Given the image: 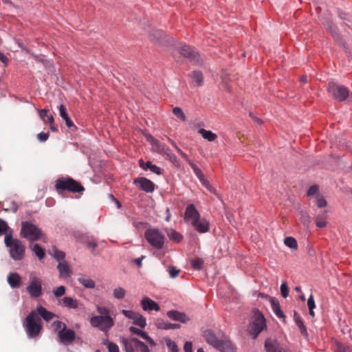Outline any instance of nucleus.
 Returning a JSON list of instances; mask_svg holds the SVG:
<instances>
[{
  "mask_svg": "<svg viewBox=\"0 0 352 352\" xmlns=\"http://www.w3.org/2000/svg\"><path fill=\"white\" fill-rule=\"evenodd\" d=\"M179 52L186 58L194 60L196 58V52L188 45H183L179 47Z\"/></svg>",
  "mask_w": 352,
  "mask_h": 352,
  "instance_id": "nucleus-25",
  "label": "nucleus"
},
{
  "mask_svg": "<svg viewBox=\"0 0 352 352\" xmlns=\"http://www.w3.org/2000/svg\"><path fill=\"white\" fill-rule=\"evenodd\" d=\"M126 294L125 289L121 287H117L113 290V296L118 300L123 299Z\"/></svg>",
  "mask_w": 352,
  "mask_h": 352,
  "instance_id": "nucleus-34",
  "label": "nucleus"
},
{
  "mask_svg": "<svg viewBox=\"0 0 352 352\" xmlns=\"http://www.w3.org/2000/svg\"><path fill=\"white\" fill-rule=\"evenodd\" d=\"M217 349L221 352H235L236 348L232 342L226 338L221 339Z\"/></svg>",
  "mask_w": 352,
  "mask_h": 352,
  "instance_id": "nucleus-18",
  "label": "nucleus"
},
{
  "mask_svg": "<svg viewBox=\"0 0 352 352\" xmlns=\"http://www.w3.org/2000/svg\"><path fill=\"white\" fill-rule=\"evenodd\" d=\"M133 184L138 188L146 192H153L155 190V184L151 180L144 177L134 179Z\"/></svg>",
  "mask_w": 352,
  "mask_h": 352,
  "instance_id": "nucleus-11",
  "label": "nucleus"
},
{
  "mask_svg": "<svg viewBox=\"0 0 352 352\" xmlns=\"http://www.w3.org/2000/svg\"><path fill=\"white\" fill-rule=\"evenodd\" d=\"M166 315L170 319L175 321H179L182 323H186L190 320L187 315L178 311H168Z\"/></svg>",
  "mask_w": 352,
  "mask_h": 352,
  "instance_id": "nucleus-15",
  "label": "nucleus"
},
{
  "mask_svg": "<svg viewBox=\"0 0 352 352\" xmlns=\"http://www.w3.org/2000/svg\"><path fill=\"white\" fill-rule=\"evenodd\" d=\"M136 352H150V349H148V346L144 342L138 340V344L136 346Z\"/></svg>",
  "mask_w": 352,
  "mask_h": 352,
  "instance_id": "nucleus-45",
  "label": "nucleus"
},
{
  "mask_svg": "<svg viewBox=\"0 0 352 352\" xmlns=\"http://www.w3.org/2000/svg\"><path fill=\"white\" fill-rule=\"evenodd\" d=\"M76 338V333L74 330L67 329V327L58 332V342L65 345L72 344Z\"/></svg>",
  "mask_w": 352,
  "mask_h": 352,
  "instance_id": "nucleus-12",
  "label": "nucleus"
},
{
  "mask_svg": "<svg viewBox=\"0 0 352 352\" xmlns=\"http://www.w3.org/2000/svg\"><path fill=\"white\" fill-rule=\"evenodd\" d=\"M327 204L325 199L322 196L318 195L316 197V204L318 208L325 207Z\"/></svg>",
  "mask_w": 352,
  "mask_h": 352,
  "instance_id": "nucleus-47",
  "label": "nucleus"
},
{
  "mask_svg": "<svg viewBox=\"0 0 352 352\" xmlns=\"http://www.w3.org/2000/svg\"><path fill=\"white\" fill-rule=\"evenodd\" d=\"M121 313L126 318H129V319H131V320H134L135 317H137L138 314V312H135L134 311H132V310H125V309H122L121 311Z\"/></svg>",
  "mask_w": 352,
  "mask_h": 352,
  "instance_id": "nucleus-46",
  "label": "nucleus"
},
{
  "mask_svg": "<svg viewBox=\"0 0 352 352\" xmlns=\"http://www.w3.org/2000/svg\"><path fill=\"white\" fill-rule=\"evenodd\" d=\"M307 306H308L309 309H314L316 307L314 296L312 294H311L308 298Z\"/></svg>",
  "mask_w": 352,
  "mask_h": 352,
  "instance_id": "nucleus-57",
  "label": "nucleus"
},
{
  "mask_svg": "<svg viewBox=\"0 0 352 352\" xmlns=\"http://www.w3.org/2000/svg\"><path fill=\"white\" fill-rule=\"evenodd\" d=\"M204 336L206 341L215 349L219 346V342L222 339L217 338L211 330H206L204 332Z\"/></svg>",
  "mask_w": 352,
  "mask_h": 352,
  "instance_id": "nucleus-20",
  "label": "nucleus"
},
{
  "mask_svg": "<svg viewBox=\"0 0 352 352\" xmlns=\"http://www.w3.org/2000/svg\"><path fill=\"white\" fill-rule=\"evenodd\" d=\"M164 155H165L166 158L171 163H173L175 166L179 167L180 166L179 160L174 154L170 152L168 148L166 151V153L164 154Z\"/></svg>",
  "mask_w": 352,
  "mask_h": 352,
  "instance_id": "nucleus-36",
  "label": "nucleus"
},
{
  "mask_svg": "<svg viewBox=\"0 0 352 352\" xmlns=\"http://www.w3.org/2000/svg\"><path fill=\"white\" fill-rule=\"evenodd\" d=\"M49 138V133H44L41 132L37 135V138L41 142H45Z\"/></svg>",
  "mask_w": 352,
  "mask_h": 352,
  "instance_id": "nucleus-58",
  "label": "nucleus"
},
{
  "mask_svg": "<svg viewBox=\"0 0 352 352\" xmlns=\"http://www.w3.org/2000/svg\"><path fill=\"white\" fill-rule=\"evenodd\" d=\"M270 302L272 306V309L276 316L279 318L284 317V314L280 310V304L278 300L275 298H270Z\"/></svg>",
  "mask_w": 352,
  "mask_h": 352,
  "instance_id": "nucleus-28",
  "label": "nucleus"
},
{
  "mask_svg": "<svg viewBox=\"0 0 352 352\" xmlns=\"http://www.w3.org/2000/svg\"><path fill=\"white\" fill-rule=\"evenodd\" d=\"M140 304L142 309L146 311H158L160 310L159 305L156 302H155L154 300H151L148 297L143 298L141 300Z\"/></svg>",
  "mask_w": 352,
  "mask_h": 352,
  "instance_id": "nucleus-14",
  "label": "nucleus"
},
{
  "mask_svg": "<svg viewBox=\"0 0 352 352\" xmlns=\"http://www.w3.org/2000/svg\"><path fill=\"white\" fill-rule=\"evenodd\" d=\"M107 348L109 352H119L118 346L113 342H109L107 343Z\"/></svg>",
  "mask_w": 352,
  "mask_h": 352,
  "instance_id": "nucleus-54",
  "label": "nucleus"
},
{
  "mask_svg": "<svg viewBox=\"0 0 352 352\" xmlns=\"http://www.w3.org/2000/svg\"><path fill=\"white\" fill-rule=\"evenodd\" d=\"M58 110H59L60 116L63 119L67 118V117L69 116L64 104H60L58 107Z\"/></svg>",
  "mask_w": 352,
  "mask_h": 352,
  "instance_id": "nucleus-55",
  "label": "nucleus"
},
{
  "mask_svg": "<svg viewBox=\"0 0 352 352\" xmlns=\"http://www.w3.org/2000/svg\"><path fill=\"white\" fill-rule=\"evenodd\" d=\"M65 122V124L68 128L74 127L76 128V126L74 124L72 120L69 118V116L67 117V118L63 119Z\"/></svg>",
  "mask_w": 352,
  "mask_h": 352,
  "instance_id": "nucleus-63",
  "label": "nucleus"
},
{
  "mask_svg": "<svg viewBox=\"0 0 352 352\" xmlns=\"http://www.w3.org/2000/svg\"><path fill=\"white\" fill-rule=\"evenodd\" d=\"M8 282L12 288H19L21 285V278L17 273H10L8 276Z\"/></svg>",
  "mask_w": 352,
  "mask_h": 352,
  "instance_id": "nucleus-24",
  "label": "nucleus"
},
{
  "mask_svg": "<svg viewBox=\"0 0 352 352\" xmlns=\"http://www.w3.org/2000/svg\"><path fill=\"white\" fill-rule=\"evenodd\" d=\"M65 122V124L68 128L74 127L76 128V126L74 124L72 120L69 118V116L67 117V118L63 119Z\"/></svg>",
  "mask_w": 352,
  "mask_h": 352,
  "instance_id": "nucleus-62",
  "label": "nucleus"
},
{
  "mask_svg": "<svg viewBox=\"0 0 352 352\" xmlns=\"http://www.w3.org/2000/svg\"><path fill=\"white\" fill-rule=\"evenodd\" d=\"M168 235L171 240H173L176 242H180L183 238L182 234L175 230H171L169 233H168Z\"/></svg>",
  "mask_w": 352,
  "mask_h": 352,
  "instance_id": "nucleus-42",
  "label": "nucleus"
},
{
  "mask_svg": "<svg viewBox=\"0 0 352 352\" xmlns=\"http://www.w3.org/2000/svg\"><path fill=\"white\" fill-rule=\"evenodd\" d=\"M78 281L86 288L93 289L95 287V282L91 278L81 277L78 278Z\"/></svg>",
  "mask_w": 352,
  "mask_h": 352,
  "instance_id": "nucleus-35",
  "label": "nucleus"
},
{
  "mask_svg": "<svg viewBox=\"0 0 352 352\" xmlns=\"http://www.w3.org/2000/svg\"><path fill=\"white\" fill-rule=\"evenodd\" d=\"M52 326L54 330L57 331L58 332L59 331H62V329H64L67 327L64 322L59 320L54 321L52 323Z\"/></svg>",
  "mask_w": 352,
  "mask_h": 352,
  "instance_id": "nucleus-49",
  "label": "nucleus"
},
{
  "mask_svg": "<svg viewBox=\"0 0 352 352\" xmlns=\"http://www.w3.org/2000/svg\"><path fill=\"white\" fill-rule=\"evenodd\" d=\"M57 269L61 277L67 278L71 275L72 272L66 261L59 262L57 266Z\"/></svg>",
  "mask_w": 352,
  "mask_h": 352,
  "instance_id": "nucleus-26",
  "label": "nucleus"
},
{
  "mask_svg": "<svg viewBox=\"0 0 352 352\" xmlns=\"http://www.w3.org/2000/svg\"><path fill=\"white\" fill-rule=\"evenodd\" d=\"M165 341L168 349L171 352H178L177 345L175 342L171 340L170 338H166Z\"/></svg>",
  "mask_w": 352,
  "mask_h": 352,
  "instance_id": "nucleus-41",
  "label": "nucleus"
},
{
  "mask_svg": "<svg viewBox=\"0 0 352 352\" xmlns=\"http://www.w3.org/2000/svg\"><path fill=\"white\" fill-rule=\"evenodd\" d=\"M0 60L6 66L8 64L9 59L3 54L0 52Z\"/></svg>",
  "mask_w": 352,
  "mask_h": 352,
  "instance_id": "nucleus-64",
  "label": "nucleus"
},
{
  "mask_svg": "<svg viewBox=\"0 0 352 352\" xmlns=\"http://www.w3.org/2000/svg\"><path fill=\"white\" fill-rule=\"evenodd\" d=\"M55 188L58 194L64 191H68L72 193H82L85 188L82 184L69 177H60L56 180Z\"/></svg>",
  "mask_w": 352,
  "mask_h": 352,
  "instance_id": "nucleus-3",
  "label": "nucleus"
},
{
  "mask_svg": "<svg viewBox=\"0 0 352 352\" xmlns=\"http://www.w3.org/2000/svg\"><path fill=\"white\" fill-rule=\"evenodd\" d=\"M8 231H10V228L8 226V223L0 219V235H3L4 234H8Z\"/></svg>",
  "mask_w": 352,
  "mask_h": 352,
  "instance_id": "nucleus-44",
  "label": "nucleus"
},
{
  "mask_svg": "<svg viewBox=\"0 0 352 352\" xmlns=\"http://www.w3.org/2000/svg\"><path fill=\"white\" fill-rule=\"evenodd\" d=\"M170 276L171 278L177 277L179 274V270L176 267H170L168 270Z\"/></svg>",
  "mask_w": 352,
  "mask_h": 352,
  "instance_id": "nucleus-56",
  "label": "nucleus"
},
{
  "mask_svg": "<svg viewBox=\"0 0 352 352\" xmlns=\"http://www.w3.org/2000/svg\"><path fill=\"white\" fill-rule=\"evenodd\" d=\"M59 304L63 307L70 309H77L78 307V300L69 296L64 297L60 300Z\"/></svg>",
  "mask_w": 352,
  "mask_h": 352,
  "instance_id": "nucleus-21",
  "label": "nucleus"
},
{
  "mask_svg": "<svg viewBox=\"0 0 352 352\" xmlns=\"http://www.w3.org/2000/svg\"><path fill=\"white\" fill-rule=\"evenodd\" d=\"M199 182L201 183V184L211 193L216 194V190L215 188L210 184L209 181L207 180L204 175L202 174L201 177H198Z\"/></svg>",
  "mask_w": 352,
  "mask_h": 352,
  "instance_id": "nucleus-33",
  "label": "nucleus"
},
{
  "mask_svg": "<svg viewBox=\"0 0 352 352\" xmlns=\"http://www.w3.org/2000/svg\"><path fill=\"white\" fill-rule=\"evenodd\" d=\"M327 91L336 100L344 101L349 96V91L345 86L335 82H329Z\"/></svg>",
  "mask_w": 352,
  "mask_h": 352,
  "instance_id": "nucleus-9",
  "label": "nucleus"
},
{
  "mask_svg": "<svg viewBox=\"0 0 352 352\" xmlns=\"http://www.w3.org/2000/svg\"><path fill=\"white\" fill-rule=\"evenodd\" d=\"M139 165L144 170L149 169L151 172L157 175L162 174V169L156 165L152 164V163L149 161L144 162V160L141 159L139 160Z\"/></svg>",
  "mask_w": 352,
  "mask_h": 352,
  "instance_id": "nucleus-23",
  "label": "nucleus"
},
{
  "mask_svg": "<svg viewBox=\"0 0 352 352\" xmlns=\"http://www.w3.org/2000/svg\"><path fill=\"white\" fill-rule=\"evenodd\" d=\"M133 324L141 328H144L146 325V318L138 313L137 317L133 320Z\"/></svg>",
  "mask_w": 352,
  "mask_h": 352,
  "instance_id": "nucleus-38",
  "label": "nucleus"
},
{
  "mask_svg": "<svg viewBox=\"0 0 352 352\" xmlns=\"http://www.w3.org/2000/svg\"><path fill=\"white\" fill-rule=\"evenodd\" d=\"M23 327L29 338L37 337L43 328L41 318L36 313L30 312L23 322Z\"/></svg>",
  "mask_w": 352,
  "mask_h": 352,
  "instance_id": "nucleus-5",
  "label": "nucleus"
},
{
  "mask_svg": "<svg viewBox=\"0 0 352 352\" xmlns=\"http://www.w3.org/2000/svg\"><path fill=\"white\" fill-rule=\"evenodd\" d=\"M190 76L192 78L193 83L195 86L199 87L202 85L204 82V76L201 72L194 71L191 73Z\"/></svg>",
  "mask_w": 352,
  "mask_h": 352,
  "instance_id": "nucleus-30",
  "label": "nucleus"
},
{
  "mask_svg": "<svg viewBox=\"0 0 352 352\" xmlns=\"http://www.w3.org/2000/svg\"><path fill=\"white\" fill-rule=\"evenodd\" d=\"M32 312L36 313V316H41L45 321H50L52 318H54L56 315L51 312L47 311L45 307H43L41 305H39L36 307L35 310L32 311Z\"/></svg>",
  "mask_w": 352,
  "mask_h": 352,
  "instance_id": "nucleus-19",
  "label": "nucleus"
},
{
  "mask_svg": "<svg viewBox=\"0 0 352 352\" xmlns=\"http://www.w3.org/2000/svg\"><path fill=\"white\" fill-rule=\"evenodd\" d=\"M266 328L264 316L258 310L254 311L247 329L248 333L255 339Z\"/></svg>",
  "mask_w": 352,
  "mask_h": 352,
  "instance_id": "nucleus-4",
  "label": "nucleus"
},
{
  "mask_svg": "<svg viewBox=\"0 0 352 352\" xmlns=\"http://www.w3.org/2000/svg\"><path fill=\"white\" fill-rule=\"evenodd\" d=\"M138 340V339L135 338H122L121 339L122 344L124 345L126 352H135Z\"/></svg>",
  "mask_w": 352,
  "mask_h": 352,
  "instance_id": "nucleus-17",
  "label": "nucleus"
},
{
  "mask_svg": "<svg viewBox=\"0 0 352 352\" xmlns=\"http://www.w3.org/2000/svg\"><path fill=\"white\" fill-rule=\"evenodd\" d=\"M284 243L286 246L296 250L298 248V243L296 240L292 236L286 237L284 240Z\"/></svg>",
  "mask_w": 352,
  "mask_h": 352,
  "instance_id": "nucleus-37",
  "label": "nucleus"
},
{
  "mask_svg": "<svg viewBox=\"0 0 352 352\" xmlns=\"http://www.w3.org/2000/svg\"><path fill=\"white\" fill-rule=\"evenodd\" d=\"M280 292L283 297L286 298L289 294V288L285 282L283 283L280 285Z\"/></svg>",
  "mask_w": 352,
  "mask_h": 352,
  "instance_id": "nucleus-53",
  "label": "nucleus"
},
{
  "mask_svg": "<svg viewBox=\"0 0 352 352\" xmlns=\"http://www.w3.org/2000/svg\"><path fill=\"white\" fill-rule=\"evenodd\" d=\"M144 237L147 242L154 248L160 250L163 248L165 236L158 229H147L144 232Z\"/></svg>",
  "mask_w": 352,
  "mask_h": 352,
  "instance_id": "nucleus-7",
  "label": "nucleus"
},
{
  "mask_svg": "<svg viewBox=\"0 0 352 352\" xmlns=\"http://www.w3.org/2000/svg\"><path fill=\"white\" fill-rule=\"evenodd\" d=\"M98 316L90 318V324L94 327H98L104 332H107L114 325V318L111 316V311L104 306L96 307Z\"/></svg>",
  "mask_w": 352,
  "mask_h": 352,
  "instance_id": "nucleus-2",
  "label": "nucleus"
},
{
  "mask_svg": "<svg viewBox=\"0 0 352 352\" xmlns=\"http://www.w3.org/2000/svg\"><path fill=\"white\" fill-rule=\"evenodd\" d=\"M184 220L190 223L199 233H206L210 230L209 221L205 218H201L199 211L193 204H188L186 206Z\"/></svg>",
  "mask_w": 352,
  "mask_h": 352,
  "instance_id": "nucleus-1",
  "label": "nucleus"
},
{
  "mask_svg": "<svg viewBox=\"0 0 352 352\" xmlns=\"http://www.w3.org/2000/svg\"><path fill=\"white\" fill-rule=\"evenodd\" d=\"M39 116L43 120V121L46 123L45 116H47V122L50 124V128L52 131H56V128L54 124V117L52 115L48 114V111L46 109H41L39 111Z\"/></svg>",
  "mask_w": 352,
  "mask_h": 352,
  "instance_id": "nucleus-27",
  "label": "nucleus"
},
{
  "mask_svg": "<svg viewBox=\"0 0 352 352\" xmlns=\"http://www.w3.org/2000/svg\"><path fill=\"white\" fill-rule=\"evenodd\" d=\"M191 266L195 270H200L204 264V262L201 259H193L190 261Z\"/></svg>",
  "mask_w": 352,
  "mask_h": 352,
  "instance_id": "nucleus-50",
  "label": "nucleus"
},
{
  "mask_svg": "<svg viewBox=\"0 0 352 352\" xmlns=\"http://www.w3.org/2000/svg\"><path fill=\"white\" fill-rule=\"evenodd\" d=\"M173 113L179 118L181 121L185 122L186 117L180 107H175L173 109Z\"/></svg>",
  "mask_w": 352,
  "mask_h": 352,
  "instance_id": "nucleus-40",
  "label": "nucleus"
},
{
  "mask_svg": "<svg viewBox=\"0 0 352 352\" xmlns=\"http://www.w3.org/2000/svg\"><path fill=\"white\" fill-rule=\"evenodd\" d=\"M318 187L317 186H311L308 191H307V195L308 196H312L318 192Z\"/></svg>",
  "mask_w": 352,
  "mask_h": 352,
  "instance_id": "nucleus-60",
  "label": "nucleus"
},
{
  "mask_svg": "<svg viewBox=\"0 0 352 352\" xmlns=\"http://www.w3.org/2000/svg\"><path fill=\"white\" fill-rule=\"evenodd\" d=\"M185 352H193L192 351V344L191 342H186L184 346Z\"/></svg>",
  "mask_w": 352,
  "mask_h": 352,
  "instance_id": "nucleus-61",
  "label": "nucleus"
},
{
  "mask_svg": "<svg viewBox=\"0 0 352 352\" xmlns=\"http://www.w3.org/2000/svg\"><path fill=\"white\" fill-rule=\"evenodd\" d=\"M294 319L296 324L299 328L300 333L303 335L307 334L306 327L305 326L301 317L296 311L294 314Z\"/></svg>",
  "mask_w": 352,
  "mask_h": 352,
  "instance_id": "nucleus-32",
  "label": "nucleus"
},
{
  "mask_svg": "<svg viewBox=\"0 0 352 352\" xmlns=\"http://www.w3.org/2000/svg\"><path fill=\"white\" fill-rule=\"evenodd\" d=\"M5 244L10 248V256L15 261H20L23 258L25 255V246L21 241L17 239H13L11 231L6 234L4 239Z\"/></svg>",
  "mask_w": 352,
  "mask_h": 352,
  "instance_id": "nucleus-6",
  "label": "nucleus"
},
{
  "mask_svg": "<svg viewBox=\"0 0 352 352\" xmlns=\"http://www.w3.org/2000/svg\"><path fill=\"white\" fill-rule=\"evenodd\" d=\"M155 324L157 329L165 330L179 329L180 327V325L178 324L170 323L163 319H157Z\"/></svg>",
  "mask_w": 352,
  "mask_h": 352,
  "instance_id": "nucleus-22",
  "label": "nucleus"
},
{
  "mask_svg": "<svg viewBox=\"0 0 352 352\" xmlns=\"http://www.w3.org/2000/svg\"><path fill=\"white\" fill-rule=\"evenodd\" d=\"M53 251H54V257L55 258V259H56L59 262L65 261V254L63 252L60 251L56 248H54Z\"/></svg>",
  "mask_w": 352,
  "mask_h": 352,
  "instance_id": "nucleus-43",
  "label": "nucleus"
},
{
  "mask_svg": "<svg viewBox=\"0 0 352 352\" xmlns=\"http://www.w3.org/2000/svg\"><path fill=\"white\" fill-rule=\"evenodd\" d=\"M21 235L30 241H38L42 236L41 230L28 221L21 223Z\"/></svg>",
  "mask_w": 352,
  "mask_h": 352,
  "instance_id": "nucleus-8",
  "label": "nucleus"
},
{
  "mask_svg": "<svg viewBox=\"0 0 352 352\" xmlns=\"http://www.w3.org/2000/svg\"><path fill=\"white\" fill-rule=\"evenodd\" d=\"M198 133L201 134L204 139L209 142H213L217 138V134L209 130L200 129L198 131Z\"/></svg>",
  "mask_w": 352,
  "mask_h": 352,
  "instance_id": "nucleus-29",
  "label": "nucleus"
},
{
  "mask_svg": "<svg viewBox=\"0 0 352 352\" xmlns=\"http://www.w3.org/2000/svg\"><path fill=\"white\" fill-rule=\"evenodd\" d=\"M174 146L177 150V151L178 152V153L182 156V157L185 160V161L188 163V161H190V160H189V158L188 157L187 155L184 153L179 147H177L175 144H174Z\"/></svg>",
  "mask_w": 352,
  "mask_h": 352,
  "instance_id": "nucleus-59",
  "label": "nucleus"
},
{
  "mask_svg": "<svg viewBox=\"0 0 352 352\" xmlns=\"http://www.w3.org/2000/svg\"><path fill=\"white\" fill-rule=\"evenodd\" d=\"M129 331L136 335L140 336L142 338L145 340L151 347L155 346L156 343L155 341L148 335V333L137 327H131Z\"/></svg>",
  "mask_w": 352,
  "mask_h": 352,
  "instance_id": "nucleus-16",
  "label": "nucleus"
},
{
  "mask_svg": "<svg viewBox=\"0 0 352 352\" xmlns=\"http://www.w3.org/2000/svg\"><path fill=\"white\" fill-rule=\"evenodd\" d=\"M327 212H324L320 214H318L316 217V224L317 227L320 228H324L327 224Z\"/></svg>",
  "mask_w": 352,
  "mask_h": 352,
  "instance_id": "nucleus-31",
  "label": "nucleus"
},
{
  "mask_svg": "<svg viewBox=\"0 0 352 352\" xmlns=\"http://www.w3.org/2000/svg\"><path fill=\"white\" fill-rule=\"evenodd\" d=\"M188 164L190 165V166L193 170L195 175L197 177H201V175L204 174L201 170L196 166L191 160L188 161Z\"/></svg>",
  "mask_w": 352,
  "mask_h": 352,
  "instance_id": "nucleus-48",
  "label": "nucleus"
},
{
  "mask_svg": "<svg viewBox=\"0 0 352 352\" xmlns=\"http://www.w3.org/2000/svg\"><path fill=\"white\" fill-rule=\"evenodd\" d=\"M300 219L305 226H308L310 223V217L307 212H300Z\"/></svg>",
  "mask_w": 352,
  "mask_h": 352,
  "instance_id": "nucleus-52",
  "label": "nucleus"
},
{
  "mask_svg": "<svg viewBox=\"0 0 352 352\" xmlns=\"http://www.w3.org/2000/svg\"><path fill=\"white\" fill-rule=\"evenodd\" d=\"M32 250L40 260L45 257V250L38 244H35L33 246Z\"/></svg>",
  "mask_w": 352,
  "mask_h": 352,
  "instance_id": "nucleus-39",
  "label": "nucleus"
},
{
  "mask_svg": "<svg viewBox=\"0 0 352 352\" xmlns=\"http://www.w3.org/2000/svg\"><path fill=\"white\" fill-rule=\"evenodd\" d=\"M146 139L151 144L153 151L161 155L165 154L168 148L164 144L160 143V141L150 134L146 135Z\"/></svg>",
  "mask_w": 352,
  "mask_h": 352,
  "instance_id": "nucleus-13",
  "label": "nucleus"
},
{
  "mask_svg": "<svg viewBox=\"0 0 352 352\" xmlns=\"http://www.w3.org/2000/svg\"><path fill=\"white\" fill-rule=\"evenodd\" d=\"M53 293L56 298L61 297L65 294V287L63 285L59 286L54 290Z\"/></svg>",
  "mask_w": 352,
  "mask_h": 352,
  "instance_id": "nucleus-51",
  "label": "nucleus"
},
{
  "mask_svg": "<svg viewBox=\"0 0 352 352\" xmlns=\"http://www.w3.org/2000/svg\"><path fill=\"white\" fill-rule=\"evenodd\" d=\"M32 298H38L42 294V280L41 278L31 276L30 282L26 288Z\"/></svg>",
  "mask_w": 352,
  "mask_h": 352,
  "instance_id": "nucleus-10",
  "label": "nucleus"
}]
</instances>
